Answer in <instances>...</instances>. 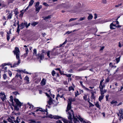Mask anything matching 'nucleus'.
<instances>
[{"label": "nucleus", "mask_w": 123, "mask_h": 123, "mask_svg": "<svg viewBox=\"0 0 123 123\" xmlns=\"http://www.w3.org/2000/svg\"><path fill=\"white\" fill-rule=\"evenodd\" d=\"M14 55H16V58L18 60L17 63H15L12 66H11V67H16L17 66L19 65L20 62V52L19 48L17 47H15L14 50L13 51Z\"/></svg>", "instance_id": "nucleus-2"}, {"label": "nucleus", "mask_w": 123, "mask_h": 123, "mask_svg": "<svg viewBox=\"0 0 123 123\" xmlns=\"http://www.w3.org/2000/svg\"><path fill=\"white\" fill-rule=\"evenodd\" d=\"M119 113L121 115L123 114V111L122 109H119Z\"/></svg>", "instance_id": "nucleus-26"}, {"label": "nucleus", "mask_w": 123, "mask_h": 123, "mask_svg": "<svg viewBox=\"0 0 123 123\" xmlns=\"http://www.w3.org/2000/svg\"><path fill=\"white\" fill-rule=\"evenodd\" d=\"M56 123H62V121L61 120H57L56 122Z\"/></svg>", "instance_id": "nucleus-57"}, {"label": "nucleus", "mask_w": 123, "mask_h": 123, "mask_svg": "<svg viewBox=\"0 0 123 123\" xmlns=\"http://www.w3.org/2000/svg\"><path fill=\"white\" fill-rule=\"evenodd\" d=\"M116 102H117L116 101H115L114 100H113L111 102V103L112 104H113L116 103Z\"/></svg>", "instance_id": "nucleus-56"}, {"label": "nucleus", "mask_w": 123, "mask_h": 123, "mask_svg": "<svg viewBox=\"0 0 123 123\" xmlns=\"http://www.w3.org/2000/svg\"><path fill=\"white\" fill-rule=\"evenodd\" d=\"M13 93L15 95H16L17 94H18V93L17 92H13Z\"/></svg>", "instance_id": "nucleus-63"}, {"label": "nucleus", "mask_w": 123, "mask_h": 123, "mask_svg": "<svg viewBox=\"0 0 123 123\" xmlns=\"http://www.w3.org/2000/svg\"><path fill=\"white\" fill-rule=\"evenodd\" d=\"M7 76L6 74H4L3 75V78L5 80L6 79Z\"/></svg>", "instance_id": "nucleus-40"}, {"label": "nucleus", "mask_w": 123, "mask_h": 123, "mask_svg": "<svg viewBox=\"0 0 123 123\" xmlns=\"http://www.w3.org/2000/svg\"><path fill=\"white\" fill-rule=\"evenodd\" d=\"M110 28L111 29H114L117 27L115 25L113 24V23L111 24L110 25Z\"/></svg>", "instance_id": "nucleus-12"}, {"label": "nucleus", "mask_w": 123, "mask_h": 123, "mask_svg": "<svg viewBox=\"0 0 123 123\" xmlns=\"http://www.w3.org/2000/svg\"><path fill=\"white\" fill-rule=\"evenodd\" d=\"M122 4L120 3V4H119L118 5H115V6L116 7H118L119 6H122Z\"/></svg>", "instance_id": "nucleus-44"}, {"label": "nucleus", "mask_w": 123, "mask_h": 123, "mask_svg": "<svg viewBox=\"0 0 123 123\" xmlns=\"http://www.w3.org/2000/svg\"><path fill=\"white\" fill-rule=\"evenodd\" d=\"M19 27L20 25H18V26L17 28V32L18 33H19V32L20 31Z\"/></svg>", "instance_id": "nucleus-34"}, {"label": "nucleus", "mask_w": 123, "mask_h": 123, "mask_svg": "<svg viewBox=\"0 0 123 123\" xmlns=\"http://www.w3.org/2000/svg\"><path fill=\"white\" fill-rule=\"evenodd\" d=\"M4 66H5L7 65H11V64L10 63H5L4 64Z\"/></svg>", "instance_id": "nucleus-55"}, {"label": "nucleus", "mask_w": 123, "mask_h": 123, "mask_svg": "<svg viewBox=\"0 0 123 123\" xmlns=\"http://www.w3.org/2000/svg\"><path fill=\"white\" fill-rule=\"evenodd\" d=\"M7 35H9V34H11V30L10 29L9 31L8 32H7Z\"/></svg>", "instance_id": "nucleus-52"}, {"label": "nucleus", "mask_w": 123, "mask_h": 123, "mask_svg": "<svg viewBox=\"0 0 123 123\" xmlns=\"http://www.w3.org/2000/svg\"><path fill=\"white\" fill-rule=\"evenodd\" d=\"M39 4V2H37L36 3V4L35 5V7L38 6Z\"/></svg>", "instance_id": "nucleus-48"}, {"label": "nucleus", "mask_w": 123, "mask_h": 123, "mask_svg": "<svg viewBox=\"0 0 123 123\" xmlns=\"http://www.w3.org/2000/svg\"><path fill=\"white\" fill-rule=\"evenodd\" d=\"M24 10H22L21 11V13L20 15V16L22 17L23 15L24 12H25Z\"/></svg>", "instance_id": "nucleus-23"}, {"label": "nucleus", "mask_w": 123, "mask_h": 123, "mask_svg": "<svg viewBox=\"0 0 123 123\" xmlns=\"http://www.w3.org/2000/svg\"><path fill=\"white\" fill-rule=\"evenodd\" d=\"M25 51L26 52V53L27 54L28 53V49L27 48H25Z\"/></svg>", "instance_id": "nucleus-64"}, {"label": "nucleus", "mask_w": 123, "mask_h": 123, "mask_svg": "<svg viewBox=\"0 0 123 123\" xmlns=\"http://www.w3.org/2000/svg\"><path fill=\"white\" fill-rule=\"evenodd\" d=\"M109 79L108 78H107L105 80V82H109Z\"/></svg>", "instance_id": "nucleus-62"}, {"label": "nucleus", "mask_w": 123, "mask_h": 123, "mask_svg": "<svg viewBox=\"0 0 123 123\" xmlns=\"http://www.w3.org/2000/svg\"><path fill=\"white\" fill-rule=\"evenodd\" d=\"M0 98H1L2 101H4L6 99V96L5 93L2 92H0Z\"/></svg>", "instance_id": "nucleus-8"}, {"label": "nucleus", "mask_w": 123, "mask_h": 123, "mask_svg": "<svg viewBox=\"0 0 123 123\" xmlns=\"http://www.w3.org/2000/svg\"><path fill=\"white\" fill-rule=\"evenodd\" d=\"M14 100L16 104V105L14 107V110L18 111L19 110V107H20L21 106L22 103L17 99L15 98L14 99Z\"/></svg>", "instance_id": "nucleus-4"}, {"label": "nucleus", "mask_w": 123, "mask_h": 123, "mask_svg": "<svg viewBox=\"0 0 123 123\" xmlns=\"http://www.w3.org/2000/svg\"><path fill=\"white\" fill-rule=\"evenodd\" d=\"M19 71L20 72H21L22 71L23 72L25 73H26V74H28V73L25 71V70H19Z\"/></svg>", "instance_id": "nucleus-38"}, {"label": "nucleus", "mask_w": 123, "mask_h": 123, "mask_svg": "<svg viewBox=\"0 0 123 123\" xmlns=\"http://www.w3.org/2000/svg\"><path fill=\"white\" fill-rule=\"evenodd\" d=\"M19 77L20 79H22V78L21 76V75L20 74L19 75L18 73L16 75L15 77Z\"/></svg>", "instance_id": "nucleus-31"}, {"label": "nucleus", "mask_w": 123, "mask_h": 123, "mask_svg": "<svg viewBox=\"0 0 123 123\" xmlns=\"http://www.w3.org/2000/svg\"><path fill=\"white\" fill-rule=\"evenodd\" d=\"M93 18V16L91 14H90L88 17V20H91Z\"/></svg>", "instance_id": "nucleus-19"}, {"label": "nucleus", "mask_w": 123, "mask_h": 123, "mask_svg": "<svg viewBox=\"0 0 123 123\" xmlns=\"http://www.w3.org/2000/svg\"><path fill=\"white\" fill-rule=\"evenodd\" d=\"M13 96H11L10 97V101L12 102V103H13Z\"/></svg>", "instance_id": "nucleus-36"}, {"label": "nucleus", "mask_w": 123, "mask_h": 123, "mask_svg": "<svg viewBox=\"0 0 123 123\" xmlns=\"http://www.w3.org/2000/svg\"><path fill=\"white\" fill-rule=\"evenodd\" d=\"M53 99L51 98L50 97L49 101H48V104L49 105H51L53 103Z\"/></svg>", "instance_id": "nucleus-16"}, {"label": "nucleus", "mask_w": 123, "mask_h": 123, "mask_svg": "<svg viewBox=\"0 0 123 123\" xmlns=\"http://www.w3.org/2000/svg\"><path fill=\"white\" fill-rule=\"evenodd\" d=\"M103 22L104 23L108 21H110L109 20H107V19H105V20H103Z\"/></svg>", "instance_id": "nucleus-61"}, {"label": "nucleus", "mask_w": 123, "mask_h": 123, "mask_svg": "<svg viewBox=\"0 0 123 123\" xmlns=\"http://www.w3.org/2000/svg\"><path fill=\"white\" fill-rule=\"evenodd\" d=\"M85 17H84L83 18H80L79 20L78 21H79L83 20L85 19Z\"/></svg>", "instance_id": "nucleus-35"}, {"label": "nucleus", "mask_w": 123, "mask_h": 123, "mask_svg": "<svg viewBox=\"0 0 123 123\" xmlns=\"http://www.w3.org/2000/svg\"><path fill=\"white\" fill-rule=\"evenodd\" d=\"M8 74H9V76L11 77L12 75V73L11 72L9 71V72H8Z\"/></svg>", "instance_id": "nucleus-60"}, {"label": "nucleus", "mask_w": 123, "mask_h": 123, "mask_svg": "<svg viewBox=\"0 0 123 123\" xmlns=\"http://www.w3.org/2000/svg\"><path fill=\"white\" fill-rule=\"evenodd\" d=\"M35 7L36 8V11H37L38 12H39L40 9L42 8V6L40 5L39 6H37Z\"/></svg>", "instance_id": "nucleus-17"}, {"label": "nucleus", "mask_w": 123, "mask_h": 123, "mask_svg": "<svg viewBox=\"0 0 123 123\" xmlns=\"http://www.w3.org/2000/svg\"><path fill=\"white\" fill-rule=\"evenodd\" d=\"M62 120L64 123H68V120L66 119L62 118Z\"/></svg>", "instance_id": "nucleus-24"}, {"label": "nucleus", "mask_w": 123, "mask_h": 123, "mask_svg": "<svg viewBox=\"0 0 123 123\" xmlns=\"http://www.w3.org/2000/svg\"><path fill=\"white\" fill-rule=\"evenodd\" d=\"M67 40H66L65 41V42H64L62 44H60V47L61 46H62V45H64V44H66V43H67Z\"/></svg>", "instance_id": "nucleus-47"}, {"label": "nucleus", "mask_w": 123, "mask_h": 123, "mask_svg": "<svg viewBox=\"0 0 123 123\" xmlns=\"http://www.w3.org/2000/svg\"><path fill=\"white\" fill-rule=\"evenodd\" d=\"M64 74L66 75L67 77H70L71 76V75L70 74Z\"/></svg>", "instance_id": "nucleus-45"}, {"label": "nucleus", "mask_w": 123, "mask_h": 123, "mask_svg": "<svg viewBox=\"0 0 123 123\" xmlns=\"http://www.w3.org/2000/svg\"><path fill=\"white\" fill-rule=\"evenodd\" d=\"M31 108H34V110L36 111L35 112H37L38 111L43 112L44 111V110L43 109H42V108H39L38 109H37L38 108L34 107L33 105H31Z\"/></svg>", "instance_id": "nucleus-9"}, {"label": "nucleus", "mask_w": 123, "mask_h": 123, "mask_svg": "<svg viewBox=\"0 0 123 123\" xmlns=\"http://www.w3.org/2000/svg\"><path fill=\"white\" fill-rule=\"evenodd\" d=\"M51 18V15H49L48 16L44 18V20H46L47 19L49 18Z\"/></svg>", "instance_id": "nucleus-28"}, {"label": "nucleus", "mask_w": 123, "mask_h": 123, "mask_svg": "<svg viewBox=\"0 0 123 123\" xmlns=\"http://www.w3.org/2000/svg\"><path fill=\"white\" fill-rule=\"evenodd\" d=\"M25 80H26L28 81H29V78L28 76H26V77L25 78Z\"/></svg>", "instance_id": "nucleus-46"}, {"label": "nucleus", "mask_w": 123, "mask_h": 123, "mask_svg": "<svg viewBox=\"0 0 123 123\" xmlns=\"http://www.w3.org/2000/svg\"><path fill=\"white\" fill-rule=\"evenodd\" d=\"M12 12L9 13L8 15L7 16V18L8 19H11L12 18Z\"/></svg>", "instance_id": "nucleus-20"}, {"label": "nucleus", "mask_w": 123, "mask_h": 123, "mask_svg": "<svg viewBox=\"0 0 123 123\" xmlns=\"http://www.w3.org/2000/svg\"><path fill=\"white\" fill-rule=\"evenodd\" d=\"M52 74L53 76H54L55 74V71H53L52 72Z\"/></svg>", "instance_id": "nucleus-49"}, {"label": "nucleus", "mask_w": 123, "mask_h": 123, "mask_svg": "<svg viewBox=\"0 0 123 123\" xmlns=\"http://www.w3.org/2000/svg\"><path fill=\"white\" fill-rule=\"evenodd\" d=\"M92 95L91 97V98L92 99H94L95 98V97L94 96V94L92 92H91Z\"/></svg>", "instance_id": "nucleus-27"}, {"label": "nucleus", "mask_w": 123, "mask_h": 123, "mask_svg": "<svg viewBox=\"0 0 123 123\" xmlns=\"http://www.w3.org/2000/svg\"><path fill=\"white\" fill-rule=\"evenodd\" d=\"M31 5V1L29 2V4L28 6L26 8V9L24 10V12L26 11L27 10L29 6H30Z\"/></svg>", "instance_id": "nucleus-30"}, {"label": "nucleus", "mask_w": 123, "mask_h": 123, "mask_svg": "<svg viewBox=\"0 0 123 123\" xmlns=\"http://www.w3.org/2000/svg\"><path fill=\"white\" fill-rule=\"evenodd\" d=\"M104 80V79H103L101 80L100 83V85L99 86V88L100 89L101 95H104V94L105 93L103 91V88L105 87V85L104 84H103V82Z\"/></svg>", "instance_id": "nucleus-3"}, {"label": "nucleus", "mask_w": 123, "mask_h": 123, "mask_svg": "<svg viewBox=\"0 0 123 123\" xmlns=\"http://www.w3.org/2000/svg\"><path fill=\"white\" fill-rule=\"evenodd\" d=\"M78 19V18H71L69 20V21L70 22L71 21H72L76 19Z\"/></svg>", "instance_id": "nucleus-41"}, {"label": "nucleus", "mask_w": 123, "mask_h": 123, "mask_svg": "<svg viewBox=\"0 0 123 123\" xmlns=\"http://www.w3.org/2000/svg\"><path fill=\"white\" fill-rule=\"evenodd\" d=\"M74 98L73 99L72 98H69L68 99V104L66 110V112L68 115V118L69 119V123H72V120L74 123H77L79 122L78 121V119L82 123H90L89 122H86L83 120L79 116H78L76 115L75 116L74 115V112L72 110H71V105L72 101H74L75 100Z\"/></svg>", "instance_id": "nucleus-1"}, {"label": "nucleus", "mask_w": 123, "mask_h": 123, "mask_svg": "<svg viewBox=\"0 0 123 123\" xmlns=\"http://www.w3.org/2000/svg\"><path fill=\"white\" fill-rule=\"evenodd\" d=\"M15 115H16L17 117H16V119L15 121V123H18L20 121V119L19 118V116L21 115V114L19 112L15 113Z\"/></svg>", "instance_id": "nucleus-7"}, {"label": "nucleus", "mask_w": 123, "mask_h": 123, "mask_svg": "<svg viewBox=\"0 0 123 123\" xmlns=\"http://www.w3.org/2000/svg\"><path fill=\"white\" fill-rule=\"evenodd\" d=\"M86 98L87 96L86 95H85L83 96V98L84 100L86 101L87 100Z\"/></svg>", "instance_id": "nucleus-51"}, {"label": "nucleus", "mask_w": 123, "mask_h": 123, "mask_svg": "<svg viewBox=\"0 0 123 123\" xmlns=\"http://www.w3.org/2000/svg\"><path fill=\"white\" fill-rule=\"evenodd\" d=\"M10 36L9 35H7V39L8 41L10 39Z\"/></svg>", "instance_id": "nucleus-54"}, {"label": "nucleus", "mask_w": 123, "mask_h": 123, "mask_svg": "<svg viewBox=\"0 0 123 123\" xmlns=\"http://www.w3.org/2000/svg\"><path fill=\"white\" fill-rule=\"evenodd\" d=\"M122 118L123 119V114L121 115L120 116V118L119 119V120L121 121V119Z\"/></svg>", "instance_id": "nucleus-50"}, {"label": "nucleus", "mask_w": 123, "mask_h": 123, "mask_svg": "<svg viewBox=\"0 0 123 123\" xmlns=\"http://www.w3.org/2000/svg\"><path fill=\"white\" fill-rule=\"evenodd\" d=\"M122 46H123L122 45ZM122 46V45H121V43H120V42H119L118 43V46L120 47L121 48Z\"/></svg>", "instance_id": "nucleus-58"}, {"label": "nucleus", "mask_w": 123, "mask_h": 123, "mask_svg": "<svg viewBox=\"0 0 123 123\" xmlns=\"http://www.w3.org/2000/svg\"><path fill=\"white\" fill-rule=\"evenodd\" d=\"M46 53L47 54V55L48 56V57L49 58L50 57V55H49V54H50V51H47L46 52Z\"/></svg>", "instance_id": "nucleus-39"}, {"label": "nucleus", "mask_w": 123, "mask_h": 123, "mask_svg": "<svg viewBox=\"0 0 123 123\" xmlns=\"http://www.w3.org/2000/svg\"><path fill=\"white\" fill-rule=\"evenodd\" d=\"M75 96L76 97L78 95H79V92L78 91H76V92H75Z\"/></svg>", "instance_id": "nucleus-42"}, {"label": "nucleus", "mask_w": 123, "mask_h": 123, "mask_svg": "<svg viewBox=\"0 0 123 123\" xmlns=\"http://www.w3.org/2000/svg\"><path fill=\"white\" fill-rule=\"evenodd\" d=\"M33 54L34 55L37 56V50L35 49L33 50Z\"/></svg>", "instance_id": "nucleus-29"}, {"label": "nucleus", "mask_w": 123, "mask_h": 123, "mask_svg": "<svg viewBox=\"0 0 123 123\" xmlns=\"http://www.w3.org/2000/svg\"><path fill=\"white\" fill-rule=\"evenodd\" d=\"M44 58V55L43 54L40 55L38 57V58L40 59V62L41 63V61L43 60Z\"/></svg>", "instance_id": "nucleus-11"}, {"label": "nucleus", "mask_w": 123, "mask_h": 123, "mask_svg": "<svg viewBox=\"0 0 123 123\" xmlns=\"http://www.w3.org/2000/svg\"><path fill=\"white\" fill-rule=\"evenodd\" d=\"M9 122L11 123H14V122L15 123V117L13 116L11 117H9L7 119Z\"/></svg>", "instance_id": "nucleus-10"}, {"label": "nucleus", "mask_w": 123, "mask_h": 123, "mask_svg": "<svg viewBox=\"0 0 123 123\" xmlns=\"http://www.w3.org/2000/svg\"><path fill=\"white\" fill-rule=\"evenodd\" d=\"M30 25V23H29L28 24L26 22L24 21V23H22L20 25V29H22L24 27V26L26 27V28H28Z\"/></svg>", "instance_id": "nucleus-6"}, {"label": "nucleus", "mask_w": 123, "mask_h": 123, "mask_svg": "<svg viewBox=\"0 0 123 123\" xmlns=\"http://www.w3.org/2000/svg\"><path fill=\"white\" fill-rule=\"evenodd\" d=\"M95 105L98 108L100 109V106L98 102H97L95 103Z\"/></svg>", "instance_id": "nucleus-15"}, {"label": "nucleus", "mask_w": 123, "mask_h": 123, "mask_svg": "<svg viewBox=\"0 0 123 123\" xmlns=\"http://www.w3.org/2000/svg\"><path fill=\"white\" fill-rule=\"evenodd\" d=\"M68 88V90L69 91H70L71 90H73L74 91V88L72 86L69 87Z\"/></svg>", "instance_id": "nucleus-22"}, {"label": "nucleus", "mask_w": 123, "mask_h": 123, "mask_svg": "<svg viewBox=\"0 0 123 123\" xmlns=\"http://www.w3.org/2000/svg\"><path fill=\"white\" fill-rule=\"evenodd\" d=\"M104 95H101L98 98V100L99 101L101 102V100L103 99Z\"/></svg>", "instance_id": "nucleus-18"}, {"label": "nucleus", "mask_w": 123, "mask_h": 123, "mask_svg": "<svg viewBox=\"0 0 123 123\" xmlns=\"http://www.w3.org/2000/svg\"><path fill=\"white\" fill-rule=\"evenodd\" d=\"M63 95L62 94L61 95H59V94H58L57 96V97H56V99L57 100V98L59 97L60 98H62L63 97Z\"/></svg>", "instance_id": "nucleus-25"}, {"label": "nucleus", "mask_w": 123, "mask_h": 123, "mask_svg": "<svg viewBox=\"0 0 123 123\" xmlns=\"http://www.w3.org/2000/svg\"><path fill=\"white\" fill-rule=\"evenodd\" d=\"M43 5H44L45 6H47L48 5L47 4V3L45 2H44L43 3Z\"/></svg>", "instance_id": "nucleus-59"}, {"label": "nucleus", "mask_w": 123, "mask_h": 123, "mask_svg": "<svg viewBox=\"0 0 123 123\" xmlns=\"http://www.w3.org/2000/svg\"><path fill=\"white\" fill-rule=\"evenodd\" d=\"M18 9L17 8L15 9L14 12V14L15 15H17L18 13Z\"/></svg>", "instance_id": "nucleus-21"}, {"label": "nucleus", "mask_w": 123, "mask_h": 123, "mask_svg": "<svg viewBox=\"0 0 123 123\" xmlns=\"http://www.w3.org/2000/svg\"><path fill=\"white\" fill-rule=\"evenodd\" d=\"M46 80L45 79L43 78L41 82V84L43 86L46 83Z\"/></svg>", "instance_id": "nucleus-13"}, {"label": "nucleus", "mask_w": 123, "mask_h": 123, "mask_svg": "<svg viewBox=\"0 0 123 123\" xmlns=\"http://www.w3.org/2000/svg\"><path fill=\"white\" fill-rule=\"evenodd\" d=\"M42 53L41 54H43L44 55L46 54V52L45 50H42Z\"/></svg>", "instance_id": "nucleus-43"}, {"label": "nucleus", "mask_w": 123, "mask_h": 123, "mask_svg": "<svg viewBox=\"0 0 123 123\" xmlns=\"http://www.w3.org/2000/svg\"><path fill=\"white\" fill-rule=\"evenodd\" d=\"M120 57L116 59V60L117 61V63L119 62L120 61Z\"/></svg>", "instance_id": "nucleus-32"}, {"label": "nucleus", "mask_w": 123, "mask_h": 123, "mask_svg": "<svg viewBox=\"0 0 123 123\" xmlns=\"http://www.w3.org/2000/svg\"><path fill=\"white\" fill-rule=\"evenodd\" d=\"M38 22H33L31 24V25L34 26H35L36 25H37L38 24Z\"/></svg>", "instance_id": "nucleus-33"}, {"label": "nucleus", "mask_w": 123, "mask_h": 123, "mask_svg": "<svg viewBox=\"0 0 123 123\" xmlns=\"http://www.w3.org/2000/svg\"><path fill=\"white\" fill-rule=\"evenodd\" d=\"M38 75V74L37 73H35L33 75L34 76V78H36V77H37Z\"/></svg>", "instance_id": "nucleus-37"}, {"label": "nucleus", "mask_w": 123, "mask_h": 123, "mask_svg": "<svg viewBox=\"0 0 123 123\" xmlns=\"http://www.w3.org/2000/svg\"><path fill=\"white\" fill-rule=\"evenodd\" d=\"M45 112L46 113L45 115V117L51 118H54L55 119H58L61 117L58 116H53L51 114H49L48 115V112L47 111H45Z\"/></svg>", "instance_id": "nucleus-5"}, {"label": "nucleus", "mask_w": 123, "mask_h": 123, "mask_svg": "<svg viewBox=\"0 0 123 123\" xmlns=\"http://www.w3.org/2000/svg\"><path fill=\"white\" fill-rule=\"evenodd\" d=\"M80 85L82 86V87L84 88L85 90H86L87 91H89L90 90L88 88H86V87L85 86H84V85H83V82L81 81H80Z\"/></svg>", "instance_id": "nucleus-14"}, {"label": "nucleus", "mask_w": 123, "mask_h": 123, "mask_svg": "<svg viewBox=\"0 0 123 123\" xmlns=\"http://www.w3.org/2000/svg\"><path fill=\"white\" fill-rule=\"evenodd\" d=\"M102 2L103 3L105 4H106L107 3V1L106 0H102Z\"/></svg>", "instance_id": "nucleus-53"}]
</instances>
